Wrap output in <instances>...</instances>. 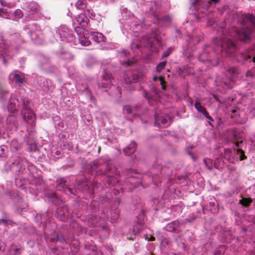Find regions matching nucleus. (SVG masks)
Masks as SVG:
<instances>
[{"mask_svg":"<svg viewBox=\"0 0 255 255\" xmlns=\"http://www.w3.org/2000/svg\"><path fill=\"white\" fill-rule=\"evenodd\" d=\"M234 17L238 18V22L242 26L240 29L235 30L236 36L241 41H249L252 31L251 26H255V16L237 13L234 15Z\"/></svg>","mask_w":255,"mask_h":255,"instance_id":"f257e3e1","label":"nucleus"},{"mask_svg":"<svg viewBox=\"0 0 255 255\" xmlns=\"http://www.w3.org/2000/svg\"><path fill=\"white\" fill-rule=\"evenodd\" d=\"M75 31L78 35L79 42L82 46H87L91 44L88 31L79 26L75 27Z\"/></svg>","mask_w":255,"mask_h":255,"instance_id":"7ed1b4c3","label":"nucleus"},{"mask_svg":"<svg viewBox=\"0 0 255 255\" xmlns=\"http://www.w3.org/2000/svg\"><path fill=\"white\" fill-rule=\"evenodd\" d=\"M48 198H50L51 201L54 204H58L57 200H58V196L55 193H52L51 196H48Z\"/></svg>","mask_w":255,"mask_h":255,"instance_id":"b1692460","label":"nucleus"},{"mask_svg":"<svg viewBox=\"0 0 255 255\" xmlns=\"http://www.w3.org/2000/svg\"><path fill=\"white\" fill-rule=\"evenodd\" d=\"M15 15H16L18 18H21L23 16L22 11L19 9H17L15 11Z\"/></svg>","mask_w":255,"mask_h":255,"instance_id":"f704fd0d","label":"nucleus"},{"mask_svg":"<svg viewBox=\"0 0 255 255\" xmlns=\"http://www.w3.org/2000/svg\"><path fill=\"white\" fill-rule=\"evenodd\" d=\"M65 185L64 183L61 182L60 184H59L57 185L56 188L57 190H60L62 188H64Z\"/></svg>","mask_w":255,"mask_h":255,"instance_id":"c9c22d12","label":"nucleus"},{"mask_svg":"<svg viewBox=\"0 0 255 255\" xmlns=\"http://www.w3.org/2000/svg\"><path fill=\"white\" fill-rule=\"evenodd\" d=\"M50 241L51 242L53 243L56 241V238H51L50 239Z\"/></svg>","mask_w":255,"mask_h":255,"instance_id":"3c124183","label":"nucleus"},{"mask_svg":"<svg viewBox=\"0 0 255 255\" xmlns=\"http://www.w3.org/2000/svg\"><path fill=\"white\" fill-rule=\"evenodd\" d=\"M74 191H75L69 187H66L65 188V192L67 194L75 195V193H74Z\"/></svg>","mask_w":255,"mask_h":255,"instance_id":"7c9ffc66","label":"nucleus"},{"mask_svg":"<svg viewBox=\"0 0 255 255\" xmlns=\"http://www.w3.org/2000/svg\"><path fill=\"white\" fill-rule=\"evenodd\" d=\"M68 209L66 206L59 207L57 209V216L62 221H64L68 218Z\"/></svg>","mask_w":255,"mask_h":255,"instance_id":"0eeeda50","label":"nucleus"},{"mask_svg":"<svg viewBox=\"0 0 255 255\" xmlns=\"http://www.w3.org/2000/svg\"><path fill=\"white\" fill-rule=\"evenodd\" d=\"M4 250V245L0 246V253L3 252Z\"/></svg>","mask_w":255,"mask_h":255,"instance_id":"37998d69","label":"nucleus"},{"mask_svg":"<svg viewBox=\"0 0 255 255\" xmlns=\"http://www.w3.org/2000/svg\"><path fill=\"white\" fill-rule=\"evenodd\" d=\"M3 62H4V63H5V59H3Z\"/></svg>","mask_w":255,"mask_h":255,"instance_id":"680f3d73","label":"nucleus"},{"mask_svg":"<svg viewBox=\"0 0 255 255\" xmlns=\"http://www.w3.org/2000/svg\"><path fill=\"white\" fill-rule=\"evenodd\" d=\"M143 80V76L140 72L133 71L125 75V80L127 83L137 82Z\"/></svg>","mask_w":255,"mask_h":255,"instance_id":"20e7f679","label":"nucleus"},{"mask_svg":"<svg viewBox=\"0 0 255 255\" xmlns=\"http://www.w3.org/2000/svg\"><path fill=\"white\" fill-rule=\"evenodd\" d=\"M76 20L78 24L83 27L86 26L89 21L87 16L83 13L78 15Z\"/></svg>","mask_w":255,"mask_h":255,"instance_id":"9d476101","label":"nucleus"},{"mask_svg":"<svg viewBox=\"0 0 255 255\" xmlns=\"http://www.w3.org/2000/svg\"><path fill=\"white\" fill-rule=\"evenodd\" d=\"M250 113L255 117V101L253 102L250 106Z\"/></svg>","mask_w":255,"mask_h":255,"instance_id":"cd10ccee","label":"nucleus"},{"mask_svg":"<svg viewBox=\"0 0 255 255\" xmlns=\"http://www.w3.org/2000/svg\"><path fill=\"white\" fill-rule=\"evenodd\" d=\"M209 125L210 126H213V125H212L210 122H209Z\"/></svg>","mask_w":255,"mask_h":255,"instance_id":"13d9d810","label":"nucleus"},{"mask_svg":"<svg viewBox=\"0 0 255 255\" xmlns=\"http://www.w3.org/2000/svg\"><path fill=\"white\" fill-rule=\"evenodd\" d=\"M252 200L249 198H244L241 200L240 203L245 206H249L252 202Z\"/></svg>","mask_w":255,"mask_h":255,"instance_id":"393cba45","label":"nucleus"},{"mask_svg":"<svg viewBox=\"0 0 255 255\" xmlns=\"http://www.w3.org/2000/svg\"><path fill=\"white\" fill-rule=\"evenodd\" d=\"M163 19L165 21H171V17H170V16L167 15V16H164L163 17Z\"/></svg>","mask_w":255,"mask_h":255,"instance_id":"ea45409f","label":"nucleus"},{"mask_svg":"<svg viewBox=\"0 0 255 255\" xmlns=\"http://www.w3.org/2000/svg\"><path fill=\"white\" fill-rule=\"evenodd\" d=\"M8 96V92L7 91L0 89V98L1 100L5 101Z\"/></svg>","mask_w":255,"mask_h":255,"instance_id":"6ab92c4d","label":"nucleus"},{"mask_svg":"<svg viewBox=\"0 0 255 255\" xmlns=\"http://www.w3.org/2000/svg\"><path fill=\"white\" fill-rule=\"evenodd\" d=\"M0 12H3V9H0Z\"/></svg>","mask_w":255,"mask_h":255,"instance_id":"4d7b16f0","label":"nucleus"},{"mask_svg":"<svg viewBox=\"0 0 255 255\" xmlns=\"http://www.w3.org/2000/svg\"><path fill=\"white\" fill-rule=\"evenodd\" d=\"M99 219H97L95 216H92L91 219L89 221V222L91 223V226L95 227L96 226V223L99 221Z\"/></svg>","mask_w":255,"mask_h":255,"instance_id":"bb28decb","label":"nucleus"},{"mask_svg":"<svg viewBox=\"0 0 255 255\" xmlns=\"http://www.w3.org/2000/svg\"><path fill=\"white\" fill-rule=\"evenodd\" d=\"M158 78L159 77H156V76H154L153 78V80L154 81H156V80H158Z\"/></svg>","mask_w":255,"mask_h":255,"instance_id":"5fc2aeb1","label":"nucleus"},{"mask_svg":"<svg viewBox=\"0 0 255 255\" xmlns=\"http://www.w3.org/2000/svg\"><path fill=\"white\" fill-rule=\"evenodd\" d=\"M106 166H107V167H106L105 172L110 171L111 170V165L110 164H107Z\"/></svg>","mask_w":255,"mask_h":255,"instance_id":"a19ab883","label":"nucleus"},{"mask_svg":"<svg viewBox=\"0 0 255 255\" xmlns=\"http://www.w3.org/2000/svg\"><path fill=\"white\" fill-rule=\"evenodd\" d=\"M91 35L93 40L97 43L104 42L106 39V37L104 35L99 32H92Z\"/></svg>","mask_w":255,"mask_h":255,"instance_id":"9b49d317","label":"nucleus"},{"mask_svg":"<svg viewBox=\"0 0 255 255\" xmlns=\"http://www.w3.org/2000/svg\"><path fill=\"white\" fill-rule=\"evenodd\" d=\"M161 85L162 89L163 90H165L166 89L165 84Z\"/></svg>","mask_w":255,"mask_h":255,"instance_id":"de8ad7c7","label":"nucleus"},{"mask_svg":"<svg viewBox=\"0 0 255 255\" xmlns=\"http://www.w3.org/2000/svg\"><path fill=\"white\" fill-rule=\"evenodd\" d=\"M252 58V56L250 55H247L245 56V60H248V59H250Z\"/></svg>","mask_w":255,"mask_h":255,"instance_id":"a18cd8bd","label":"nucleus"},{"mask_svg":"<svg viewBox=\"0 0 255 255\" xmlns=\"http://www.w3.org/2000/svg\"><path fill=\"white\" fill-rule=\"evenodd\" d=\"M210 0L215 3H218L220 1V0Z\"/></svg>","mask_w":255,"mask_h":255,"instance_id":"864d4df0","label":"nucleus"},{"mask_svg":"<svg viewBox=\"0 0 255 255\" xmlns=\"http://www.w3.org/2000/svg\"><path fill=\"white\" fill-rule=\"evenodd\" d=\"M195 108L200 113L202 114H205L207 112L206 108L201 105L199 102H196L194 104Z\"/></svg>","mask_w":255,"mask_h":255,"instance_id":"4468645a","label":"nucleus"},{"mask_svg":"<svg viewBox=\"0 0 255 255\" xmlns=\"http://www.w3.org/2000/svg\"><path fill=\"white\" fill-rule=\"evenodd\" d=\"M198 1H199V0H196V1H195V2H198Z\"/></svg>","mask_w":255,"mask_h":255,"instance_id":"052dcab7","label":"nucleus"},{"mask_svg":"<svg viewBox=\"0 0 255 255\" xmlns=\"http://www.w3.org/2000/svg\"><path fill=\"white\" fill-rule=\"evenodd\" d=\"M215 167L216 168H217V166H216V163H215Z\"/></svg>","mask_w":255,"mask_h":255,"instance_id":"bf43d9fd","label":"nucleus"},{"mask_svg":"<svg viewBox=\"0 0 255 255\" xmlns=\"http://www.w3.org/2000/svg\"><path fill=\"white\" fill-rule=\"evenodd\" d=\"M231 70H232V71L233 73H234V72H235V70H234V69H232Z\"/></svg>","mask_w":255,"mask_h":255,"instance_id":"6e6d98bb","label":"nucleus"},{"mask_svg":"<svg viewBox=\"0 0 255 255\" xmlns=\"http://www.w3.org/2000/svg\"><path fill=\"white\" fill-rule=\"evenodd\" d=\"M13 79L15 82L19 83V84L23 83V78L18 74H14Z\"/></svg>","mask_w":255,"mask_h":255,"instance_id":"5701e85b","label":"nucleus"},{"mask_svg":"<svg viewBox=\"0 0 255 255\" xmlns=\"http://www.w3.org/2000/svg\"><path fill=\"white\" fill-rule=\"evenodd\" d=\"M103 80L107 82V84L111 83V75L105 70L104 71V74L103 76Z\"/></svg>","mask_w":255,"mask_h":255,"instance_id":"dca6fc26","label":"nucleus"},{"mask_svg":"<svg viewBox=\"0 0 255 255\" xmlns=\"http://www.w3.org/2000/svg\"><path fill=\"white\" fill-rule=\"evenodd\" d=\"M243 142V141L241 140L240 141H237L236 143H235V145H236V146L237 147H239L240 146V144L242 143Z\"/></svg>","mask_w":255,"mask_h":255,"instance_id":"c03bdc74","label":"nucleus"},{"mask_svg":"<svg viewBox=\"0 0 255 255\" xmlns=\"http://www.w3.org/2000/svg\"><path fill=\"white\" fill-rule=\"evenodd\" d=\"M214 99L217 101H218L219 102H221L220 101H219V97H218V96L217 95H214L213 96Z\"/></svg>","mask_w":255,"mask_h":255,"instance_id":"49530a36","label":"nucleus"},{"mask_svg":"<svg viewBox=\"0 0 255 255\" xmlns=\"http://www.w3.org/2000/svg\"><path fill=\"white\" fill-rule=\"evenodd\" d=\"M57 240L60 242H62V243H64L65 242V239L62 236H58L57 237Z\"/></svg>","mask_w":255,"mask_h":255,"instance_id":"4c0bfd02","label":"nucleus"},{"mask_svg":"<svg viewBox=\"0 0 255 255\" xmlns=\"http://www.w3.org/2000/svg\"><path fill=\"white\" fill-rule=\"evenodd\" d=\"M123 111L127 114H131V108L129 106H125L123 108Z\"/></svg>","mask_w":255,"mask_h":255,"instance_id":"c756f323","label":"nucleus"},{"mask_svg":"<svg viewBox=\"0 0 255 255\" xmlns=\"http://www.w3.org/2000/svg\"><path fill=\"white\" fill-rule=\"evenodd\" d=\"M148 241H155V238L153 236L151 237L149 239H148Z\"/></svg>","mask_w":255,"mask_h":255,"instance_id":"8fccbe9b","label":"nucleus"},{"mask_svg":"<svg viewBox=\"0 0 255 255\" xmlns=\"http://www.w3.org/2000/svg\"><path fill=\"white\" fill-rule=\"evenodd\" d=\"M150 50L152 51H155V48H153V47H152V44H150Z\"/></svg>","mask_w":255,"mask_h":255,"instance_id":"603ef678","label":"nucleus"},{"mask_svg":"<svg viewBox=\"0 0 255 255\" xmlns=\"http://www.w3.org/2000/svg\"><path fill=\"white\" fill-rule=\"evenodd\" d=\"M171 51V49L169 48L166 51L164 52L162 54L163 57H166L169 56Z\"/></svg>","mask_w":255,"mask_h":255,"instance_id":"72a5a7b5","label":"nucleus"},{"mask_svg":"<svg viewBox=\"0 0 255 255\" xmlns=\"http://www.w3.org/2000/svg\"><path fill=\"white\" fill-rule=\"evenodd\" d=\"M21 113L23 114V118L27 123L31 124L32 125L34 123L36 117L33 112L31 110L26 111L24 112L21 111Z\"/></svg>","mask_w":255,"mask_h":255,"instance_id":"6e6552de","label":"nucleus"},{"mask_svg":"<svg viewBox=\"0 0 255 255\" xmlns=\"http://www.w3.org/2000/svg\"><path fill=\"white\" fill-rule=\"evenodd\" d=\"M225 246L224 245L221 246L215 252L214 255H223L225 253Z\"/></svg>","mask_w":255,"mask_h":255,"instance_id":"a211bd4d","label":"nucleus"},{"mask_svg":"<svg viewBox=\"0 0 255 255\" xmlns=\"http://www.w3.org/2000/svg\"><path fill=\"white\" fill-rule=\"evenodd\" d=\"M166 61H163L159 63L156 66V71L158 72H161L166 65Z\"/></svg>","mask_w":255,"mask_h":255,"instance_id":"4be33fe9","label":"nucleus"},{"mask_svg":"<svg viewBox=\"0 0 255 255\" xmlns=\"http://www.w3.org/2000/svg\"><path fill=\"white\" fill-rule=\"evenodd\" d=\"M155 124L159 128H164L169 125L170 117L168 115H155Z\"/></svg>","mask_w":255,"mask_h":255,"instance_id":"39448f33","label":"nucleus"},{"mask_svg":"<svg viewBox=\"0 0 255 255\" xmlns=\"http://www.w3.org/2000/svg\"><path fill=\"white\" fill-rule=\"evenodd\" d=\"M59 34L61 36L64 37L66 39H62L63 41L69 42L72 41L74 38V35L72 31L69 29L62 28L59 31Z\"/></svg>","mask_w":255,"mask_h":255,"instance_id":"423d86ee","label":"nucleus"},{"mask_svg":"<svg viewBox=\"0 0 255 255\" xmlns=\"http://www.w3.org/2000/svg\"><path fill=\"white\" fill-rule=\"evenodd\" d=\"M154 40L156 41V42L157 43H158V44H160V41L159 39H158L157 38H154Z\"/></svg>","mask_w":255,"mask_h":255,"instance_id":"09e8293b","label":"nucleus"},{"mask_svg":"<svg viewBox=\"0 0 255 255\" xmlns=\"http://www.w3.org/2000/svg\"><path fill=\"white\" fill-rule=\"evenodd\" d=\"M16 100L14 97H10L7 105V108L9 110L14 111L16 110L15 106Z\"/></svg>","mask_w":255,"mask_h":255,"instance_id":"f8f14e48","label":"nucleus"},{"mask_svg":"<svg viewBox=\"0 0 255 255\" xmlns=\"http://www.w3.org/2000/svg\"><path fill=\"white\" fill-rule=\"evenodd\" d=\"M27 10L30 13L37 12L39 11V7L35 3H30L27 6Z\"/></svg>","mask_w":255,"mask_h":255,"instance_id":"ddd939ff","label":"nucleus"},{"mask_svg":"<svg viewBox=\"0 0 255 255\" xmlns=\"http://www.w3.org/2000/svg\"><path fill=\"white\" fill-rule=\"evenodd\" d=\"M205 116V117L208 119L210 121H211V122H213L214 121V120L212 118L211 116H210L208 113L207 112L204 115Z\"/></svg>","mask_w":255,"mask_h":255,"instance_id":"e433bc0d","label":"nucleus"},{"mask_svg":"<svg viewBox=\"0 0 255 255\" xmlns=\"http://www.w3.org/2000/svg\"><path fill=\"white\" fill-rule=\"evenodd\" d=\"M91 169L93 171H96L98 173V169L100 167L99 163L97 161H94L90 164Z\"/></svg>","mask_w":255,"mask_h":255,"instance_id":"f3484780","label":"nucleus"},{"mask_svg":"<svg viewBox=\"0 0 255 255\" xmlns=\"http://www.w3.org/2000/svg\"><path fill=\"white\" fill-rule=\"evenodd\" d=\"M218 44L220 45L221 51L227 53L231 54L237 49L235 43L231 38L224 36L219 40Z\"/></svg>","mask_w":255,"mask_h":255,"instance_id":"f03ea898","label":"nucleus"},{"mask_svg":"<svg viewBox=\"0 0 255 255\" xmlns=\"http://www.w3.org/2000/svg\"><path fill=\"white\" fill-rule=\"evenodd\" d=\"M86 0H78L75 4L76 7L79 9H84L87 6Z\"/></svg>","mask_w":255,"mask_h":255,"instance_id":"2eb2a0df","label":"nucleus"},{"mask_svg":"<svg viewBox=\"0 0 255 255\" xmlns=\"http://www.w3.org/2000/svg\"><path fill=\"white\" fill-rule=\"evenodd\" d=\"M11 249H13V250H14L15 251V253L16 254H18V253H19V251L20 250V249H18V248H15V246H12L11 247Z\"/></svg>","mask_w":255,"mask_h":255,"instance_id":"79ce46f5","label":"nucleus"},{"mask_svg":"<svg viewBox=\"0 0 255 255\" xmlns=\"http://www.w3.org/2000/svg\"><path fill=\"white\" fill-rule=\"evenodd\" d=\"M12 224V222L9 220H5V219H0V224H2L4 226H6L8 225H11Z\"/></svg>","mask_w":255,"mask_h":255,"instance_id":"c85d7f7f","label":"nucleus"},{"mask_svg":"<svg viewBox=\"0 0 255 255\" xmlns=\"http://www.w3.org/2000/svg\"><path fill=\"white\" fill-rule=\"evenodd\" d=\"M158 80L160 82V85H163L165 84V81L164 80V77L163 76H160L158 78Z\"/></svg>","mask_w":255,"mask_h":255,"instance_id":"58836bf2","label":"nucleus"},{"mask_svg":"<svg viewBox=\"0 0 255 255\" xmlns=\"http://www.w3.org/2000/svg\"><path fill=\"white\" fill-rule=\"evenodd\" d=\"M22 102H23V109L22 111H23L24 112H25L26 111L30 110L29 108L30 102L27 100L24 99V100H23Z\"/></svg>","mask_w":255,"mask_h":255,"instance_id":"412c9836","label":"nucleus"},{"mask_svg":"<svg viewBox=\"0 0 255 255\" xmlns=\"http://www.w3.org/2000/svg\"><path fill=\"white\" fill-rule=\"evenodd\" d=\"M143 96L148 100V103L150 104L152 98L148 96V93L145 91H143Z\"/></svg>","mask_w":255,"mask_h":255,"instance_id":"473e14b6","label":"nucleus"},{"mask_svg":"<svg viewBox=\"0 0 255 255\" xmlns=\"http://www.w3.org/2000/svg\"><path fill=\"white\" fill-rule=\"evenodd\" d=\"M204 162L206 165V167L209 169L211 170L213 168V163L212 160L209 158H206L204 159Z\"/></svg>","mask_w":255,"mask_h":255,"instance_id":"aec40b11","label":"nucleus"},{"mask_svg":"<svg viewBox=\"0 0 255 255\" xmlns=\"http://www.w3.org/2000/svg\"><path fill=\"white\" fill-rule=\"evenodd\" d=\"M136 148V143L134 141H131L128 146L124 148L123 150L126 155H130L135 152Z\"/></svg>","mask_w":255,"mask_h":255,"instance_id":"1a4fd4ad","label":"nucleus"},{"mask_svg":"<svg viewBox=\"0 0 255 255\" xmlns=\"http://www.w3.org/2000/svg\"><path fill=\"white\" fill-rule=\"evenodd\" d=\"M110 84H107V82L105 81L104 83H99L98 87L99 88L101 89H105L107 88Z\"/></svg>","mask_w":255,"mask_h":255,"instance_id":"2f4dec72","label":"nucleus"},{"mask_svg":"<svg viewBox=\"0 0 255 255\" xmlns=\"http://www.w3.org/2000/svg\"><path fill=\"white\" fill-rule=\"evenodd\" d=\"M237 153L240 154V158L241 160H243L247 158V156L245 154L244 151L240 148L237 149Z\"/></svg>","mask_w":255,"mask_h":255,"instance_id":"a878e982","label":"nucleus"}]
</instances>
